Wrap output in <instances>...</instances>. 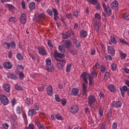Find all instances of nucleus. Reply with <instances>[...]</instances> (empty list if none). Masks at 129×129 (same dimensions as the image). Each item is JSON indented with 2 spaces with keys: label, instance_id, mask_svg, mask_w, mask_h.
Returning <instances> with one entry per match:
<instances>
[{
  "label": "nucleus",
  "instance_id": "nucleus-36",
  "mask_svg": "<svg viewBox=\"0 0 129 129\" xmlns=\"http://www.w3.org/2000/svg\"><path fill=\"white\" fill-rule=\"evenodd\" d=\"M4 46L5 48H6L7 49H10V47H11L10 43L9 42H4Z\"/></svg>",
  "mask_w": 129,
  "mask_h": 129
},
{
  "label": "nucleus",
  "instance_id": "nucleus-59",
  "mask_svg": "<svg viewBox=\"0 0 129 129\" xmlns=\"http://www.w3.org/2000/svg\"><path fill=\"white\" fill-rule=\"evenodd\" d=\"M67 103V102L65 100V99L61 100V104H62V105L65 106L66 105Z\"/></svg>",
  "mask_w": 129,
  "mask_h": 129
},
{
  "label": "nucleus",
  "instance_id": "nucleus-56",
  "mask_svg": "<svg viewBox=\"0 0 129 129\" xmlns=\"http://www.w3.org/2000/svg\"><path fill=\"white\" fill-rule=\"evenodd\" d=\"M78 13L79 11L78 10H76L74 12V16L76 17V18H78Z\"/></svg>",
  "mask_w": 129,
  "mask_h": 129
},
{
  "label": "nucleus",
  "instance_id": "nucleus-32",
  "mask_svg": "<svg viewBox=\"0 0 129 129\" xmlns=\"http://www.w3.org/2000/svg\"><path fill=\"white\" fill-rule=\"evenodd\" d=\"M56 66H57V67H58V69H60V70L63 69V68L64 67V66H63V64H62L60 62H58L56 64Z\"/></svg>",
  "mask_w": 129,
  "mask_h": 129
},
{
  "label": "nucleus",
  "instance_id": "nucleus-11",
  "mask_svg": "<svg viewBox=\"0 0 129 129\" xmlns=\"http://www.w3.org/2000/svg\"><path fill=\"white\" fill-rule=\"evenodd\" d=\"M7 77L9 78V79H14V80H17V76L14 73H9L7 74Z\"/></svg>",
  "mask_w": 129,
  "mask_h": 129
},
{
  "label": "nucleus",
  "instance_id": "nucleus-49",
  "mask_svg": "<svg viewBox=\"0 0 129 129\" xmlns=\"http://www.w3.org/2000/svg\"><path fill=\"white\" fill-rule=\"evenodd\" d=\"M37 88L39 91H43L44 90V88H45V86L42 85L40 87H38Z\"/></svg>",
  "mask_w": 129,
  "mask_h": 129
},
{
  "label": "nucleus",
  "instance_id": "nucleus-15",
  "mask_svg": "<svg viewBox=\"0 0 129 129\" xmlns=\"http://www.w3.org/2000/svg\"><path fill=\"white\" fill-rule=\"evenodd\" d=\"M4 67L7 69H12L13 68V65L10 62H5L3 64Z\"/></svg>",
  "mask_w": 129,
  "mask_h": 129
},
{
  "label": "nucleus",
  "instance_id": "nucleus-33",
  "mask_svg": "<svg viewBox=\"0 0 129 129\" xmlns=\"http://www.w3.org/2000/svg\"><path fill=\"white\" fill-rule=\"evenodd\" d=\"M19 75L20 79H21V80H23L24 79V77L25 76V75H24L23 72L19 73Z\"/></svg>",
  "mask_w": 129,
  "mask_h": 129
},
{
  "label": "nucleus",
  "instance_id": "nucleus-21",
  "mask_svg": "<svg viewBox=\"0 0 129 129\" xmlns=\"http://www.w3.org/2000/svg\"><path fill=\"white\" fill-rule=\"evenodd\" d=\"M36 113H37V111H36L35 109H32L29 111L28 115H30V116H33V114H36Z\"/></svg>",
  "mask_w": 129,
  "mask_h": 129
},
{
  "label": "nucleus",
  "instance_id": "nucleus-18",
  "mask_svg": "<svg viewBox=\"0 0 129 129\" xmlns=\"http://www.w3.org/2000/svg\"><path fill=\"white\" fill-rule=\"evenodd\" d=\"M121 106V103L120 101L114 102H113V104L112 105V107H116V108H118Z\"/></svg>",
  "mask_w": 129,
  "mask_h": 129
},
{
  "label": "nucleus",
  "instance_id": "nucleus-17",
  "mask_svg": "<svg viewBox=\"0 0 129 129\" xmlns=\"http://www.w3.org/2000/svg\"><path fill=\"white\" fill-rule=\"evenodd\" d=\"M3 88L5 91H6V92H7L8 93H9V92H10V90H11V87L10 86V85L8 84H5L3 85Z\"/></svg>",
  "mask_w": 129,
  "mask_h": 129
},
{
  "label": "nucleus",
  "instance_id": "nucleus-51",
  "mask_svg": "<svg viewBox=\"0 0 129 129\" xmlns=\"http://www.w3.org/2000/svg\"><path fill=\"white\" fill-rule=\"evenodd\" d=\"M95 18H96V19H98V20H101V17H100V15L98 13L95 14Z\"/></svg>",
  "mask_w": 129,
  "mask_h": 129
},
{
  "label": "nucleus",
  "instance_id": "nucleus-62",
  "mask_svg": "<svg viewBox=\"0 0 129 129\" xmlns=\"http://www.w3.org/2000/svg\"><path fill=\"white\" fill-rule=\"evenodd\" d=\"M122 90L123 91H127L128 90V88H127V87L126 86H124L122 87Z\"/></svg>",
  "mask_w": 129,
  "mask_h": 129
},
{
  "label": "nucleus",
  "instance_id": "nucleus-48",
  "mask_svg": "<svg viewBox=\"0 0 129 129\" xmlns=\"http://www.w3.org/2000/svg\"><path fill=\"white\" fill-rule=\"evenodd\" d=\"M57 62H60V63H66V60L64 59H61L60 58H56Z\"/></svg>",
  "mask_w": 129,
  "mask_h": 129
},
{
  "label": "nucleus",
  "instance_id": "nucleus-1",
  "mask_svg": "<svg viewBox=\"0 0 129 129\" xmlns=\"http://www.w3.org/2000/svg\"><path fill=\"white\" fill-rule=\"evenodd\" d=\"M51 63L52 61H51V59H48L46 60V68L48 72H53L55 69Z\"/></svg>",
  "mask_w": 129,
  "mask_h": 129
},
{
  "label": "nucleus",
  "instance_id": "nucleus-3",
  "mask_svg": "<svg viewBox=\"0 0 129 129\" xmlns=\"http://www.w3.org/2000/svg\"><path fill=\"white\" fill-rule=\"evenodd\" d=\"M1 100L4 105H8L9 104V99L4 94L1 95Z\"/></svg>",
  "mask_w": 129,
  "mask_h": 129
},
{
  "label": "nucleus",
  "instance_id": "nucleus-54",
  "mask_svg": "<svg viewBox=\"0 0 129 129\" xmlns=\"http://www.w3.org/2000/svg\"><path fill=\"white\" fill-rule=\"evenodd\" d=\"M52 11L54 13V16H58V11L56 9L52 8Z\"/></svg>",
  "mask_w": 129,
  "mask_h": 129
},
{
  "label": "nucleus",
  "instance_id": "nucleus-35",
  "mask_svg": "<svg viewBox=\"0 0 129 129\" xmlns=\"http://www.w3.org/2000/svg\"><path fill=\"white\" fill-rule=\"evenodd\" d=\"M120 57L121 59H125L126 58V53H124L123 52H120Z\"/></svg>",
  "mask_w": 129,
  "mask_h": 129
},
{
  "label": "nucleus",
  "instance_id": "nucleus-34",
  "mask_svg": "<svg viewBox=\"0 0 129 129\" xmlns=\"http://www.w3.org/2000/svg\"><path fill=\"white\" fill-rule=\"evenodd\" d=\"M89 85H93V78L92 76L89 77Z\"/></svg>",
  "mask_w": 129,
  "mask_h": 129
},
{
  "label": "nucleus",
  "instance_id": "nucleus-60",
  "mask_svg": "<svg viewBox=\"0 0 129 129\" xmlns=\"http://www.w3.org/2000/svg\"><path fill=\"white\" fill-rule=\"evenodd\" d=\"M120 90L121 91V94L122 95V97H124V91L122 90V88H120Z\"/></svg>",
  "mask_w": 129,
  "mask_h": 129
},
{
  "label": "nucleus",
  "instance_id": "nucleus-8",
  "mask_svg": "<svg viewBox=\"0 0 129 129\" xmlns=\"http://www.w3.org/2000/svg\"><path fill=\"white\" fill-rule=\"evenodd\" d=\"M71 112L73 113V114H75L79 110V108H78V105H74L71 108Z\"/></svg>",
  "mask_w": 129,
  "mask_h": 129
},
{
  "label": "nucleus",
  "instance_id": "nucleus-61",
  "mask_svg": "<svg viewBox=\"0 0 129 129\" xmlns=\"http://www.w3.org/2000/svg\"><path fill=\"white\" fill-rule=\"evenodd\" d=\"M28 129H35V126L33 124H30L29 125Z\"/></svg>",
  "mask_w": 129,
  "mask_h": 129
},
{
  "label": "nucleus",
  "instance_id": "nucleus-40",
  "mask_svg": "<svg viewBox=\"0 0 129 129\" xmlns=\"http://www.w3.org/2000/svg\"><path fill=\"white\" fill-rule=\"evenodd\" d=\"M47 45L50 49H53V45L52 44V41L48 40L47 42Z\"/></svg>",
  "mask_w": 129,
  "mask_h": 129
},
{
  "label": "nucleus",
  "instance_id": "nucleus-6",
  "mask_svg": "<svg viewBox=\"0 0 129 129\" xmlns=\"http://www.w3.org/2000/svg\"><path fill=\"white\" fill-rule=\"evenodd\" d=\"M20 23L23 25L26 24V22H27V17H26V14H22L20 18Z\"/></svg>",
  "mask_w": 129,
  "mask_h": 129
},
{
  "label": "nucleus",
  "instance_id": "nucleus-20",
  "mask_svg": "<svg viewBox=\"0 0 129 129\" xmlns=\"http://www.w3.org/2000/svg\"><path fill=\"white\" fill-rule=\"evenodd\" d=\"M80 37L82 38H86L87 37V32L84 31H81L80 32Z\"/></svg>",
  "mask_w": 129,
  "mask_h": 129
},
{
  "label": "nucleus",
  "instance_id": "nucleus-39",
  "mask_svg": "<svg viewBox=\"0 0 129 129\" xmlns=\"http://www.w3.org/2000/svg\"><path fill=\"white\" fill-rule=\"evenodd\" d=\"M104 12L106 13L107 16H111V9H109L108 10L106 9V10L104 11Z\"/></svg>",
  "mask_w": 129,
  "mask_h": 129
},
{
  "label": "nucleus",
  "instance_id": "nucleus-41",
  "mask_svg": "<svg viewBox=\"0 0 129 129\" xmlns=\"http://www.w3.org/2000/svg\"><path fill=\"white\" fill-rule=\"evenodd\" d=\"M70 70H71V63L68 64L66 69L67 72H70Z\"/></svg>",
  "mask_w": 129,
  "mask_h": 129
},
{
  "label": "nucleus",
  "instance_id": "nucleus-4",
  "mask_svg": "<svg viewBox=\"0 0 129 129\" xmlns=\"http://www.w3.org/2000/svg\"><path fill=\"white\" fill-rule=\"evenodd\" d=\"M54 57L55 59H58V58H62L65 57V54L64 53H58L57 50H55Z\"/></svg>",
  "mask_w": 129,
  "mask_h": 129
},
{
  "label": "nucleus",
  "instance_id": "nucleus-38",
  "mask_svg": "<svg viewBox=\"0 0 129 129\" xmlns=\"http://www.w3.org/2000/svg\"><path fill=\"white\" fill-rule=\"evenodd\" d=\"M10 46L13 49H16V42L15 41H11Z\"/></svg>",
  "mask_w": 129,
  "mask_h": 129
},
{
  "label": "nucleus",
  "instance_id": "nucleus-52",
  "mask_svg": "<svg viewBox=\"0 0 129 129\" xmlns=\"http://www.w3.org/2000/svg\"><path fill=\"white\" fill-rule=\"evenodd\" d=\"M21 4H22L21 5L23 10H26V3H25V2L24 1V0L22 1Z\"/></svg>",
  "mask_w": 129,
  "mask_h": 129
},
{
  "label": "nucleus",
  "instance_id": "nucleus-19",
  "mask_svg": "<svg viewBox=\"0 0 129 129\" xmlns=\"http://www.w3.org/2000/svg\"><path fill=\"white\" fill-rule=\"evenodd\" d=\"M87 87H86V85H85V83H83V95H85L86 96H87Z\"/></svg>",
  "mask_w": 129,
  "mask_h": 129
},
{
  "label": "nucleus",
  "instance_id": "nucleus-23",
  "mask_svg": "<svg viewBox=\"0 0 129 129\" xmlns=\"http://www.w3.org/2000/svg\"><path fill=\"white\" fill-rule=\"evenodd\" d=\"M73 42L77 48H80V43L78 41V40L74 39Z\"/></svg>",
  "mask_w": 129,
  "mask_h": 129
},
{
  "label": "nucleus",
  "instance_id": "nucleus-64",
  "mask_svg": "<svg viewBox=\"0 0 129 129\" xmlns=\"http://www.w3.org/2000/svg\"><path fill=\"white\" fill-rule=\"evenodd\" d=\"M113 128L117 129V124L116 122H114L113 124Z\"/></svg>",
  "mask_w": 129,
  "mask_h": 129
},
{
  "label": "nucleus",
  "instance_id": "nucleus-16",
  "mask_svg": "<svg viewBox=\"0 0 129 129\" xmlns=\"http://www.w3.org/2000/svg\"><path fill=\"white\" fill-rule=\"evenodd\" d=\"M47 92L48 95H50V96H52V95H53V88L52 87V86H48L47 88Z\"/></svg>",
  "mask_w": 129,
  "mask_h": 129
},
{
  "label": "nucleus",
  "instance_id": "nucleus-31",
  "mask_svg": "<svg viewBox=\"0 0 129 129\" xmlns=\"http://www.w3.org/2000/svg\"><path fill=\"white\" fill-rule=\"evenodd\" d=\"M111 68H112V71H115V70H116V64H115V63L113 62L111 64Z\"/></svg>",
  "mask_w": 129,
  "mask_h": 129
},
{
  "label": "nucleus",
  "instance_id": "nucleus-37",
  "mask_svg": "<svg viewBox=\"0 0 129 129\" xmlns=\"http://www.w3.org/2000/svg\"><path fill=\"white\" fill-rule=\"evenodd\" d=\"M7 8L10 10L12 11L15 9V7L11 4L7 5Z\"/></svg>",
  "mask_w": 129,
  "mask_h": 129
},
{
  "label": "nucleus",
  "instance_id": "nucleus-55",
  "mask_svg": "<svg viewBox=\"0 0 129 129\" xmlns=\"http://www.w3.org/2000/svg\"><path fill=\"white\" fill-rule=\"evenodd\" d=\"M124 19L127 21L129 20V15L127 14H124Z\"/></svg>",
  "mask_w": 129,
  "mask_h": 129
},
{
  "label": "nucleus",
  "instance_id": "nucleus-43",
  "mask_svg": "<svg viewBox=\"0 0 129 129\" xmlns=\"http://www.w3.org/2000/svg\"><path fill=\"white\" fill-rule=\"evenodd\" d=\"M15 88L16 90H23V88L18 85H15Z\"/></svg>",
  "mask_w": 129,
  "mask_h": 129
},
{
  "label": "nucleus",
  "instance_id": "nucleus-42",
  "mask_svg": "<svg viewBox=\"0 0 129 129\" xmlns=\"http://www.w3.org/2000/svg\"><path fill=\"white\" fill-rule=\"evenodd\" d=\"M55 117H56V118H57V119H58V120H62V119H63V117H62V116H61L59 114H57L55 116Z\"/></svg>",
  "mask_w": 129,
  "mask_h": 129
},
{
  "label": "nucleus",
  "instance_id": "nucleus-7",
  "mask_svg": "<svg viewBox=\"0 0 129 129\" xmlns=\"http://www.w3.org/2000/svg\"><path fill=\"white\" fill-rule=\"evenodd\" d=\"M64 46L66 49H69L72 47V42L70 40H67L64 41Z\"/></svg>",
  "mask_w": 129,
  "mask_h": 129
},
{
  "label": "nucleus",
  "instance_id": "nucleus-13",
  "mask_svg": "<svg viewBox=\"0 0 129 129\" xmlns=\"http://www.w3.org/2000/svg\"><path fill=\"white\" fill-rule=\"evenodd\" d=\"M111 9H113V10H116L117 9H118V3H117V2L114 1L110 5Z\"/></svg>",
  "mask_w": 129,
  "mask_h": 129
},
{
  "label": "nucleus",
  "instance_id": "nucleus-27",
  "mask_svg": "<svg viewBox=\"0 0 129 129\" xmlns=\"http://www.w3.org/2000/svg\"><path fill=\"white\" fill-rule=\"evenodd\" d=\"M88 2L89 3V4L94 5V6L97 5V0H88Z\"/></svg>",
  "mask_w": 129,
  "mask_h": 129
},
{
  "label": "nucleus",
  "instance_id": "nucleus-24",
  "mask_svg": "<svg viewBox=\"0 0 129 129\" xmlns=\"http://www.w3.org/2000/svg\"><path fill=\"white\" fill-rule=\"evenodd\" d=\"M114 86L113 85H110L108 86V90L110 92H114Z\"/></svg>",
  "mask_w": 129,
  "mask_h": 129
},
{
  "label": "nucleus",
  "instance_id": "nucleus-50",
  "mask_svg": "<svg viewBox=\"0 0 129 129\" xmlns=\"http://www.w3.org/2000/svg\"><path fill=\"white\" fill-rule=\"evenodd\" d=\"M72 55H76V54H78V52L76 50H72L70 51Z\"/></svg>",
  "mask_w": 129,
  "mask_h": 129
},
{
  "label": "nucleus",
  "instance_id": "nucleus-26",
  "mask_svg": "<svg viewBox=\"0 0 129 129\" xmlns=\"http://www.w3.org/2000/svg\"><path fill=\"white\" fill-rule=\"evenodd\" d=\"M35 7H36V5L35 4V3L34 2H31L29 5V8L30 10H33Z\"/></svg>",
  "mask_w": 129,
  "mask_h": 129
},
{
  "label": "nucleus",
  "instance_id": "nucleus-14",
  "mask_svg": "<svg viewBox=\"0 0 129 129\" xmlns=\"http://www.w3.org/2000/svg\"><path fill=\"white\" fill-rule=\"evenodd\" d=\"M107 49L108 53L112 55V56H114V54L115 53V50H114V48L112 46H109Z\"/></svg>",
  "mask_w": 129,
  "mask_h": 129
},
{
  "label": "nucleus",
  "instance_id": "nucleus-46",
  "mask_svg": "<svg viewBox=\"0 0 129 129\" xmlns=\"http://www.w3.org/2000/svg\"><path fill=\"white\" fill-rule=\"evenodd\" d=\"M55 100L57 102H60V101H61V99H60L58 95H55Z\"/></svg>",
  "mask_w": 129,
  "mask_h": 129
},
{
  "label": "nucleus",
  "instance_id": "nucleus-30",
  "mask_svg": "<svg viewBox=\"0 0 129 129\" xmlns=\"http://www.w3.org/2000/svg\"><path fill=\"white\" fill-rule=\"evenodd\" d=\"M110 40L111 43H113V44H116V39H115V37L114 36H111L110 37Z\"/></svg>",
  "mask_w": 129,
  "mask_h": 129
},
{
  "label": "nucleus",
  "instance_id": "nucleus-44",
  "mask_svg": "<svg viewBox=\"0 0 129 129\" xmlns=\"http://www.w3.org/2000/svg\"><path fill=\"white\" fill-rule=\"evenodd\" d=\"M100 70L102 73H104V72H105V70H106V68L103 66H101Z\"/></svg>",
  "mask_w": 129,
  "mask_h": 129
},
{
  "label": "nucleus",
  "instance_id": "nucleus-63",
  "mask_svg": "<svg viewBox=\"0 0 129 129\" xmlns=\"http://www.w3.org/2000/svg\"><path fill=\"white\" fill-rule=\"evenodd\" d=\"M9 21L10 22H16V18L12 17L9 19Z\"/></svg>",
  "mask_w": 129,
  "mask_h": 129
},
{
  "label": "nucleus",
  "instance_id": "nucleus-5",
  "mask_svg": "<svg viewBox=\"0 0 129 129\" xmlns=\"http://www.w3.org/2000/svg\"><path fill=\"white\" fill-rule=\"evenodd\" d=\"M89 105H92L95 102V97L90 95L88 98Z\"/></svg>",
  "mask_w": 129,
  "mask_h": 129
},
{
  "label": "nucleus",
  "instance_id": "nucleus-29",
  "mask_svg": "<svg viewBox=\"0 0 129 129\" xmlns=\"http://www.w3.org/2000/svg\"><path fill=\"white\" fill-rule=\"evenodd\" d=\"M119 42L121 44H122V45H128V42L125 41L123 39H120Z\"/></svg>",
  "mask_w": 129,
  "mask_h": 129
},
{
  "label": "nucleus",
  "instance_id": "nucleus-28",
  "mask_svg": "<svg viewBox=\"0 0 129 129\" xmlns=\"http://www.w3.org/2000/svg\"><path fill=\"white\" fill-rule=\"evenodd\" d=\"M81 76L82 77V78H83V79H87V77H88V74H87V73L86 72H83Z\"/></svg>",
  "mask_w": 129,
  "mask_h": 129
},
{
  "label": "nucleus",
  "instance_id": "nucleus-12",
  "mask_svg": "<svg viewBox=\"0 0 129 129\" xmlns=\"http://www.w3.org/2000/svg\"><path fill=\"white\" fill-rule=\"evenodd\" d=\"M39 53L42 56H47V51L43 48L39 47L38 48Z\"/></svg>",
  "mask_w": 129,
  "mask_h": 129
},
{
  "label": "nucleus",
  "instance_id": "nucleus-10",
  "mask_svg": "<svg viewBox=\"0 0 129 129\" xmlns=\"http://www.w3.org/2000/svg\"><path fill=\"white\" fill-rule=\"evenodd\" d=\"M71 34L73 35V32L72 31H67L66 33H62V38L63 39H68L70 38Z\"/></svg>",
  "mask_w": 129,
  "mask_h": 129
},
{
  "label": "nucleus",
  "instance_id": "nucleus-45",
  "mask_svg": "<svg viewBox=\"0 0 129 129\" xmlns=\"http://www.w3.org/2000/svg\"><path fill=\"white\" fill-rule=\"evenodd\" d=\"M94 26L96 32H98V31H99V26H98V24L97 23H95Z\"/></svg>",
  "mask_w": 129,
  "mask_h": 129
},
{
  "label": "nucleus",
  "instance_id": "nucleus-25",
  "mask_svg": "<svg viewBox=\"0 0 129 129\" xmlns=\"http://www.w3.org/2000/svg\"><path fill=\"white\" fill-rule=\"evenodd\" d=\"M23 107L22 106H19L17 107V109H16V112L17 114H21V112L22 111Z\"/></svg>",
  "mask_w": 129,
  "mask_h": 129
},
{
  "label": "nucleus",
  "instance_id": "nucleus-22",
  "mask_svg": "<svg viewBox=\"0 0 129 129\" xmlns=\"http://www.w3.org/2000/svg\"><path fill=\"white\" fill-rule=\"evenodd\" d=\"M16 57L17 59H18L20 61H22V60L24 59V56H23V54H21L20 53H18L16 55Z\"/></svg>",
  "mask_w": 129,
  "mask_h": 129
},
{
  "label": "nucleus",
  "instance_id": "nucleus-57",
  "mask_svg": "<svg viewBox=\"0 0 129 129\" xmlns=\"http://www.w3.org/2000/svg\"><path fill=\"white\" fill-rule=\"evenodd\" d=\"M106 60H112V57L110 55H107L105 57Z\"/></svg>",
  "mask_w": 129,
  "mask_h": 129
},
{
  "label": "nucleus",
  "instance_id": "nucleus-2",
  "mask_svg": "<svg viewBox=\"0 0 129 129\" xmlns=\"http://www.w3.org/2000/svg\"><path fill=\"white\" fill-rule=\"evenodd\" d=\"M45 18V14L44 13H41V14L39 13H36L34 15V21H36L37 22H42L44 18Z\"/></svg>",
  "mask_w": 129,
  "mask_h": 129
},
{
  "label": "nucleus",
  "instance_id": "nucleus-53",
  "mask_svg": "<svg viewBox=\"0 0 129 129\" xmlns=\"http://www.w3.org/2000/svg\"><path fill=\"white\" fill-rule=\"evenodd\" d=\"M29 56H30L31 58H32V60L35 61L36 60V57L33 53H29Z\"/></svg>",
  "mask_w": 129,
  "mask_h": 129
},
{
  "label": "nucleus",
  "instance_id": "nucleus-58",
  "mask_svg": "<svg viewBox=\"0 0 129 129\" xmlns=\"http://www.w3.org/2000/svg\"><path fill=\"white\" fill-rule=\"evenodd\" d=\"M47 13L49 16H52V15H53V12H52V10H50V9L47 10Z\"/></svg>",
  "mask_w": 129,
  "mask_h": 129
},
{
  "label": "nucleus",
  "instance_id": "nucleus-47",
  "mask_svg": "<svg viewBox=\"0 0 129 129\" xmlns=\"http://www.w3.org/2000/svg\"><path fill=\"white\" fill-rule=\"evenodd\" d=\"M25 102L27 105H30L31 104V99H29V98H27L25 100Z\"/></svg>",
  "mask_w": 129,
  "mask_h": 129
},
{
  "label": "nucleus",
  "instance_id": "nucleus-9",
  "mask_svg": "<svg viewBox=\"0 0 129 129\" xmlns=\"http://www.w3.org/2000/svg\"><path fill=\"white\" fill-rule=\"evenodd\" d=\"M72 93L74 96H79V97H80V94L79 95V89H78L77 88H73Z\"/></svg>",
  "mask_w": 129,
  "mask_h": 129
}]
</instances>
